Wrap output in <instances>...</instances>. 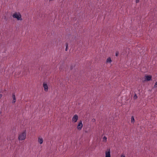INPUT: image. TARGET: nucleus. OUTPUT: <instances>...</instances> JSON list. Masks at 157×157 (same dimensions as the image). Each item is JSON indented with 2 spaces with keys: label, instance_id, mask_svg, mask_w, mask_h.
I'll list each match as a JSON object with an SVG mask.
<instances>
[{
  "label": "nucleus",
  "instance_id": "1",
  "mask_svg": "<svg viewBox=\"0 0 157 157\" xmlns=\"http://www.w3.org/2000/svg\"><path fill=\"white\" fill-rule=\"evenodd\" d=\"M26 137V130H24L22 132L20 133L18 135V140H25Z\"/></svg>",
  "mask_w": 157,
  "mask_h": 157
},
{
  "label": "nucleus",
  "instance_id": "2",
  "mask_svg": "<svg viewBox=\"0 0 157 157\" xmlns=\"http://www.w3.org/2000/svg\"><path fill=\"white\" fill-rule=\"evenodd\" d=\"M13 18H16L18 20H22L21 15L19 12H15L13 14Z\"/></svg>",
  "mask_w": 157,
  "mask_h": 157
},
{
  "label": "nucleus",
  "instance_id": "3",
  "mask_svg": "<svg viewBox=\"0 0 157 157\" xmlns=\"http://www.w3.org/2000/svg\"><path fill=\"white\" fill-rule=\"evenodd\" d=\"M78 119V116L76 115H75L72 118V122L74 123L76 122Z\"/></svg>",
  "mask_w": 157,
  "mask_h": 157
},
{
  "label": "nucleus",
  "instance_id": "4",
  "mask_svg": "<svg viewBox=\"0 0 157 157\" xmlns=\"http://www.w3.org/2000/svg\"><path fill=\"white\" fill-rule=\"evenodd\" d=\"M83 127V124L81 121L79 122L78 124L77 125V128L79 130H80Z\"/></svg>",
  "mask_w": 157,
  "mask_h": 157
},
{
  "label": "nucleus",
  "instance_id": "5",
  "mask_svg": "<svg viewBox=\"0 0 157 157\" xmlns=\"http://www.w3.org/2000/svg\"><path fill=\"white\" fill-rule=\"evenodd\" d=\"M145 79L143 82H145L146 81H149L151 80L152 76L151 75H146L145 76Z\"/></svg>",
  "mask_w": 157,
  "mask_h": 157
},
{
  "label": "nucleus",
  "instance_id": "6",
  "mask_svg": "<svg viewBox=\"0 0 157 157\" xmlns=\"http://www.w3.org/2000/svg\"><path fill=\"white\" fill-rule=\"evenodd\" d=\"M43 86L44 91L45 92H47L48 90V88L47 84L44 82L43 84Z\"/></svg>",
  "mask_w": 157,
  "mask_h": 157
},
{
  "label": "nucleus",
  "instance_id": "7",
  "mask_svg": "<svg viewBox=\"0 0 157 157\" xmlns=\"http://www.w3.org/2000/svg\"><path fill=\"white\" fill-rule=\"evenodd\" d=\"M105 157H111L110 151V150H109L108 151L105 152Z\"/></svg>",
  "mask_w": 157,
  "mask_h": 157
},
{
  "label": "nucleus",
  "instance_id": "8",
  "mask_svg": "<svg viewBox=\"0 0 157 157\" xmlns=\"http://www.w3.org/2000/svg\"><path fill=\"white\" fill-rule=\"evenodd\" d=\"M12 98H13V100L12 101L13 103H15L16 101V98L15 97V93H13L12 94Z\"/></svg>",
  "mask_w": 157,
  "mask_h": 157
},
{
  "label": "nucleus",
  "instance_id": "9",
  "mask_svg": "<svg viewBox=\"0 0 157 157\" xmlns=\"http://www.w3.org/2000/svg\"><path fill=\"white\" fill-rule=\"evenodd\" d=\"M38 142L40 144H42L43 142V138L41 137H39L38 139Z\"/></svg>",
  "mask_w": 157,
  "mask_h": 157
},
{
  "label": "nucleus",
  "instance_id": "10",
  "mask_svg": "<svg viewBox=\"0 0 157 157\" xmlns=\"http://www.w3.org/2000/svg\"><path fill=\"white\" fill-rule=\"evenodd\" d=\"M112 62V60L110 57L108 58L106 60L107 63H111Z\"/></svg>",
  "mask_w": 157,
  "mask_h": 157
},
{
  "label": "nucleus",
  "instance_id": "11",
  "mask_svg": "<svg viewBox=\"0 0 157 157\" xmlns=\"http://www.w3.org/2000/svg\"><path fill=\"white\" fill-rule=\"evenodd\" d=\"M131 122L132 123H133L135 122V119L134 118V117L133 116H132L131 117Z\"/></svg>",
  "mask_w": 157,
  "mask_h": 157
},
{
  "label": "nucleus",
  "instance_id": "12",
  "mask_svg": "<svg viewBox=\"0 0 157 157\" xmlns=\"http://www.w3.org/2000/svg\"><path fill=\"white\" fill-rule=\"evenodd\" d=\"M107 141V138L105 136H104L103 138V141L106 142Z\"/></svg>",
  "mask_w": 157,
  "mask_h": 157
},
{
  "label": "nucleus",
  "instance_id": "13",
  "mask_svg": "<svg viewBox=\"0 0 157 157\" xmlns=\"http://www.w3.org/2000/svg\"><path fill=\"white\" fill-rule=\"evenodd\" d=\"M66 48H65V51H67L68 50V44L67 43H66Z\"/></svg>",
  "mask_w": 157,
  "mask_h": 157
},
{
  "label": "nucleus",
  "instance_id": "14",
  "mask_svg": "<svg viewBox=\"0 0 157 157\" xmlns=\"http://www.w3.org/2000/svg\"><path fill=\"white\" fill-rule=\"evenodd\" d=\"M137 98V97L136 95V94H135L133 97V98L134 99H136Z\"/></svg>",
  "mask_w": 157,
  "mask_h": 157
},
{
  "label": "nucleus",
  "instance_id": "15",
  "mask_svg": "<svg viewBox=\"0 0 157 157\" xmlns=\"http://www.w3.org/2000/svg\"><path fill=\"white\" fill-rule=\"evenodd\" d=\"M154 87L155 88H156V87H157V82H156L155 83V85H154Z\"/></svg>",
  "mask_w": 157,
  "mask_h": 157
},
{
  "label": "nucleus",
  "instance_id": "16",
  "mask_svg": "<svg viewBox=\"0 0 157 157\" xmlns=\"http://www.w3.org/2000/svg\"><path fill=\"white\" fill-rule=\"evenodd\" d=\"M119 52H118V51H117V52H116V55H116V56H118V55H119Z\"/></svg>",
  "mask_w": 157,
  "mask_h": 157
},
{
  "label": "nucleus",
  "instance_id": "17",
  "mask_svg": "<svg viewBox=\"0 0 157 157\" xmlns=\"http://www.w3.org/2000/svg\"><path fill=\"white\" fill-rule=\"evenodd\" d=\"M121 157H125V156L124 154H122L121 155Z\"/></svg>",
  "mask_w": 157,
  "mask_h": 157
},
{
  "label": "nucleus",
  "instance_id": "18",
  "mask_svg": "<svg viewBox=\"0 0 157 157\" xmlns=\"http://www.w3.org/2000/svg\"><path fill=\"white\" fill-rule=\"evenodd\" d=\"M140 0H136V3H137L139 2Z\"/></svg>",
  "mask_w": 157,
  "mask_h": 157
},
{
  "label": "nucleus",
  "instance_id": "19",
  "mask_svg": "<svg viewBox=\"0 0 157 157\" xmlns=\"http://www.w3.org/2000/svg\"><path fill=\"white\" fill-rule=\"evenodd\" d=\"M2 96V94H0V98H1Z\"/></svg>",
  "mask_w": 157,
  "mask_h": 157
},
{
  "label": "nucleus",
  "instance_id": "20",
  "mask_svg": "<svg viewBox=\"0 0 157 157\" xmlns=\"http://www.w3.org/2000/svg\"><path fill=\"white\" fill-rule=\"evenodd\" d=\"M92 120L93 121H95V120L94 119H93Z\"/></svg>",
  "mask_w": 157,
  "mask_h": 157
}]
</instances>
